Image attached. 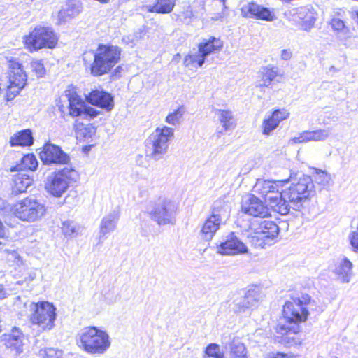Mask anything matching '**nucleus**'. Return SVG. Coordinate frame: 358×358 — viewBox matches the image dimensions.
Here are the masks:
<instances>
[{"label": "nucleus", "instance_id": "nucleus-46", "mask_svg": "<svg viewBox=\"0 0 358 358\" xmlns=\"http://www.w3.org/2000/svg\"><path fill=\"white\" fill-rule=\"evenodd\" d=\"M278 126L277 122L273 120L271 116L268 119H265L263 121L262 127H263V134L264 135H270L271 133Z\"/></svg>", "mask_w": 358, "mask_h": 358}, {"label": "nucleus", "instance_id": "nucleus-45", "mask_svg": "<svg viewBox=\"0 0 358 358\" xmlns=\"http://www.w3.org/2000/svg\"><path fill=\"white\" fill-rule=\"evenodd\" d=\"M39 355L43 358H62V351L52 348H43L39 351Z\"/></svg>", "mask_w": 358, "mask_h": 358}, {"label": "nucleus", "instance_id": "nucleus-34", "mask_svg": "<svg viewBox=\"0 0 358 358\" xmlns=\"http://www.w3.org/2000/svg\"><path fill=\"white\" fill-rule=\"evenodd\" d=\"M74 127L77 138H80L88 139L91 138L95 132L94 128L91 125H85L78 121H76Z\"/></svg>", "mask_w": 358, "mask_h": 358}, {"label": "nucleus", "instance_id": "nucleus-4", "mask_svg": "<svg viewBox=\"0 0 358 358\" xmlns=\"http://www.w3.org/2000/svg\"><path fill=\"white\" fill-rule=\"evenodd\" d=\"M24 306L31 312L30 320L32 324H37L43 331L53 328L56 319V308L52 303L48 301H27L24 303Z\"/></svg>", "mask_w": 358, "mask_h": 358}, {"label": "nucleus", "instance_id": "nucleus-59", "mask_svg": "<svg viewBox=\"0 0 358 358\" xmlns=\"http://www.w3.org/2000/svg\"><path fill=\"white\" fill-rule=\"evenodd\" d=\"M224 17V15L222 13L215 14L214 16L211 17V19L213 20H220Z\"/></svg>", "mask_w": 358, "mask_h": 358}, {"label": "nucleus", "instance_id": "nucleus-44", "mask_svg": "<svg viewBox=\"0 0 358 358\" xmlns=\"http://www.w3.org/2000/svg\"><path fill=\"white\" fill-rule=\"evenodd\" d=\"M39 355L43 358H62V351L52 348H43L39 351Z\"/></svg>", "mask_w": 358, "mask_h": 358}, {"label": "nucleus", "instance_id": "nucleus-19", "mask_svg": "<svg viewBox=\"0 0 358 358\" xmlns=\"http://www.w3.org/2000/svg\"><path fill=\"white\" fill-rule=\"evenodd\" d=\"M119 218L120 211L117 209L113 210L102 218L100 224L98 244L103 243V237L115 229Z\"/></svg>", "mask_w": 358, "mask_h": 358}, {"label": "nucleus", "instance_id": "nucleus-3", "mask_svg": "<svg viewBox=\"0 0 358 358\" xmlns=\"http://www.w3.org/2000/svg\"><path fill=\"white\" fill-rule=\"evenodd\" d=\"M80 347L90 354H103L110 347L108 334L96 327H87L79 334Z\"/></svg>", "mask_w": 358, "mask_h": 358}, {"label": "nucleus", "instance_id": "nucleus-37", "mask_svg": "<svg viewBox=\"0 0 358 358\" xmlns=\"http://www.w3.org/2000/svg\"><path fill=\"white\" fill-rule=\"evenodd\" d=\"M62 229L65 236H76L80 234V227L71 221H65L62 223Z\"/></svg>", "mask_w": 358, "mask_h": 358}, {"label": "nucleus", "instance_id": "nucleus-56", "mask_svg": "<svg viewBox=\"0 0 358 358\" xmlns=\"http://www.w3.org/2000/svg\"><path fill=\"white\" fill-rule=\"evenodd\" d=\"M272 80H267L264 76H262V83L259 84L260 86L268 87Z\"/></svg>", "mask_w": 358, "mask_h": 358}, {"label": "nucleus", "instance_id": "nucleus-58", "mask_svg": "<svg viewBox=\"0 0 358 358\" xmlns=\"http://www.w3.org/2000/svg\"><path fill=\"white\" fill-rule=\"evenodd\" d=\"M5 296H6V291L3 287V285L0 284V299H3L5 297Z\"/></svg>", "mask_w": 358, "mask_h": 358}, {"label": "nucleus", "instance_id": "nucleus-18", "mask_svg": "<svg viewBox=\"0 0 358 358\" xmlns=\"http://www.w3.org/2000/svg\"><path fill=\"white\" fill-rule=\"evenodd\" d=\"M259 299V294L255 289H249L243 296L234 301V309L236 312L243 313L247 309L257 306Z\"/></svg>", "mask_w": 358, "mask_h": 358}, {"label": "nucleus", "instance_id": "nucleus-12", "mask_svg": "<svg viewBox=\"0 0 358 358\" xmlns=\"http://www.w3.org/2000/svg\"><path fill=\"white\" fill-rule=\"evenodd\" d=\"M69 114L72 117L82 116L90 120L99 113L94 108L87 106L83 99L76 94L71 95L69 98Z\"/></svg>", "mask_w": 358, "mask_h": 358}, {"label": "nucleus", "instance_id": "nucleus-43", "mask_svg": "<svg viewBox=\"0 0 358 358\" xmlns=\"http://www.w3.org/2000/svg\"><path fill=\"white\" fill-rule=\"evenodd\" d=\"M22 166L29 170H35L38 166V161L34 154L24 155L22 159Z\"/></svg>", "mask_w": 358, "mask_h": 358}, {"label": "nucleus", "instance_id": "nucleus-31", "mask_svg": "<svg viewBox=\"0 0 358 358\" xmlns=\"http://www.w3.org/2000/svg\"><path fill=\"white\" fill-rule=\"evenodd\" d=\"M176 5V0H156L153 6H149L148 11L161 14L171 13Z\"/></svg>", "mask_w": 358, "mask_h": 358}, {"label": "nucleus", "instance_id": "nucleus-50", "mask_svg": "<svg viewBox=\"0 0 358 358\" xmlns=\"http://www.w3.org/2000/svg\"><path fill=\"white\" fill-rule=\"evenodd\" d=\"M331 129L329 128L324 129H317L315 131H313V139L315 141H324L327 139L330 135Z\"/></svg>", "mask_w": 358, "mask_h": 358}, {"label": "nucleus", "instance_id": "nucleus-40", "mask_svg": "<svg viewBox=\"0 0 358 358\" xmlns=\"http://www.w3.org/2000/svg\"><path fill=\"white\" fill-rule=\"evenodd\" d=\"M204 358H224V355L220 352V346L216 343L209 344L205 350Z\"/></svg>", "mask_w": 358, "mask_h": 358}, {"label": "nucleus", "instance_id": "nucleus-24", "mask_svg": "<svg viewBox=\"0 0 358 358\" xmlns=\"http://www.w3.org/2000/svg\"><path fill=\"white\" fill-rule=\"evenodd\" d=\"M11 146H29L34 143V138L30 129H24L14 134L10 140Z\"/></svg>", "mask_w": 358, "mask_h": 358}, {"label": "nucleus", "instance_id": "nucleus-41", "mask_svg": "<svg viewBox=\"0 0 358 358\" xmlns=\"http://www.w3.org/2000/svg\"><path fill=\"white\" fill-rule=\"evenodd\" d=\"M14 184L12 185V192L15 194L24 193L27 191L32 183L30 180H13Z\"/></svg>", "mask_w": 358, "mask_h": 358}, {"label": "nucleus", "instance_id": "nucleus-22", "mask_svg": "<svg viewBox=\"0 0 358 358\" xmlns=\"http://www.w3.org/2000/svg\"><path fill=\"white\" fill-rule=\"evenodd\" d=\"M222 223L212 216L206 219L201 230V236L206 241H210Z\"/></svg>", "mask_w": 358, "mask_h": 358}, {"label": "nucleus", "instance_id": "nucleus-27", "mask_svg": "<svg viewBox=\"0 0 358 358\" xmlns=\"http://www.w3.org/2000/svg\"><path fill=\"white\" fill-rule=\"evenodd\" d=\"M68 187L69 183L66 180H48L45 184L48 192L55 197H61Z\"/></svg>", "mask_w": 358, "mask_h": 358}, {"label": "nucleus", "instance_id": "nucleus-38", "mask_svg": "<svg viewBox=\"0 0 358 358\" xmlns=\"http://www.w3.org/2000/svg\"><path fill=\"white\" fill-rule=\"evenodd\" d=\"M78 177V172L75 169L66 166L59 170L53 179H76Z\"/></svg>", "mask_w": 358, "mask_h": 358}, {"label": "nucleus", "instance_id": "nucleus-16", "mask_svg": "<svg viewBox=\"0 0 358 358\" xmlns=\"http://www.w3.org/2000/svg\"><path fill=\"white\" fill-rule=\"evenodd\" d=\"M87 101L94 106L110 111L114 107L113 97L110 94L102 90H92L86 95Z\"/></svg>", "mask_w": 358, "mask_h": 358}, {"label": "nucleus", "instance_id": "nucleus-2", "mask_svg": "<svg viewBox=\"0 0 358 358\" xmlns=\"http://www.w3.org/2000/svg\"><path fill=\"white\" fill-rule=\"evenodd\" d=\"M310 297L306 294L301 299H292L283 306V315L286 324H278L276 331L282 335L296 334L300 331L299 323L305 322L308 315V309L306 305L310 304Z\"/></svg>", "mask_w": 358, "mask_h": 358}, {"label": "nucleus", "instance_id": "nucleus-13", "mask_svg": "<svg viewBox=\"0 0 358 358\" xmlns=\"http://www.w3.org/2000/svg\"><path fill=\"white\" fill-rule=\"evenodd\" d=\"M39 155L45 164H66L69 160V157L59 146L52 143L45 144Z\"/></svg>", "mask_w": 358, "mask_h": 358}, {"label": "nucleus", "instance_id": "nucleus-11", "mask_svg": "<svg viewBox=\"0 0 358 358\" xmlns=\"http://www.w3.org/2000/svg\"><path fill=\"white\" fill-rule=\"evenodd\" d=\"M217 252L222 255H238L247 254L248 247L234 234L231 233L226 240L217 245Z\"/></svg>", "mask_w": 358, "mask_h": 358}, {"label": "nucleus", "instance_id": "nucleus-21", "mask_svg": "<svg viewBox=\"0 0 358 358\" xmlns=\"http://www.w3.org/2000/svg\"><path fill=\"white\" fill-rule=\"evenodd\" d=\"M230 211L229 204L223 199H218L213 203L210 216L224 224L229 217Z\"/></svg>", "mask_w": 358, "mask_h": 358}, {"label": "nucleus", "instance_id": "nucleus-60", "mask_svg": "<svg viewBox=\"0 0 358 358\" xmlns=\"http://www.w3.org/2000/svg\"><path fill=\"white\" fill-rule=\"evenodd\" d=\"M122 41L124 43H128V44L130 43H133L132 40H131L129 36L123 37Z\"/></svg>", "mask_w": 358, "mask_h": 358}, {"label": "nucleus", "instance_id": "nucleus-55", "mask_svg": "<svg viewBox=\"0 0 358 358\" xmlns=\"http://www.w3.org/2000/svg\"><path fill=\"white\" fill-rule=\"evenodd\" d=\"M292 57V52L288 50H282L281 51V58L284 60H289Z\"/></svg>", "mask_w": 358, "mask_h": 358}, {"label": "nucleus", "instance_id": "nucleus-52", "mask_svg": "<svg viewBox=\"0 0 358 358\" xmlns=\"http://www.w3.org/2000/svg\"><path fill=\"white\" fill-rule=\"evenodd\" d=\"M310 175L308 177L310 178L312 177L319 178H331V175L325 170H322L319 169H316L314 167H310Z\"/></svg>", "mask_w": 358, "mask_h": 358}, {"label": "nucleus", "instance_id": "nucleus-42", "mask_svg": "<svg viewBox=\"0 0 358 358\" xmlns=\"http://www.w3.org/2000/svg\"><path fill=\"white\" fill-rule=\"evenodd\" d=\"M309 7L294 8L289 10L290 15L293 17V20L300 22L304 19L308 12Z\"/></svg>", "mask_w": 358, "mask_h": 358}, {"label": "nucleus", "instance_id": "nucleus-62", "mask_svg": "<svg viewBox=\"0 0 358 358\" xmlns=\"http://www.w3.org/2000/svg\"><path fill=\"white\" fill-rule=\"evenodd\" d=\"M17 179H22V180H24V179H29V178L27 176L26 178H24V176H22V177H18Z\"/></svg>", "mask_w": 358, "mask_h": 358}, {"label": "nucleus", "instance_id": "nucleus-54", "mask_svg": "<svg viewBox=\"0 0 358 358\" xmlns=\"http://www.w3.org/2000/svg\"><path fill=\"white\" fill-rule=\"evenodd\" d=\"M313 141V134H312V131H306L301 133L299 137H295L292 139V141H293L295 143L307 142V141Z\"/></svg>", "mask_w": 358, "mask_h": 358}, {"label": "nucleus", "instance_id": "nucleus-15", "mask_svg": "<svg viewBox=\"0 0 358 358\" xmlns=\"http://www.w3.org/2000/svg\"><path fill=\"white\" fill-rule=\"evenodd\" d=\"M241 208L244 213L253 217H265L270 215L268 208L254 195L242 204Z\"/></svg>", "mask_w": 358, "mask_h": 358}, {"label": "nucleus", "instance_id": "nucleus-23", "mask_svg": "<svg viewBox=\"0 0 358 358\" xmlns=\"http://www.w3.org/2000/svg\"><path fill=\"white\" fill-rule=\"evenodd\" d=\"M222 41L219 38L210 36L208 39H203L198 45L201 52L207 57L209 55L218 52L222 48Z\"/></svg>", "mask_w": 358, "mask_h": 358}, {"label": "nucleus", "instance_id": "nucleus-25", "mask_svg": "<svg viewBox=\"0 0 358 358\" xmlns=\"http://www.w3.org/2000/svg\"><path fill=\"white\" fill-rule=\"evenodd\" d=\"M283 180H257L253 186V190L255 193L259 194L263 198L272 190L277 189V182ZM288 182L289 180H285Z\"/></svg>", "mask_w": 358, "mask_h": 358}, {"label": "nucleus", "instance_id": "nucleus-10", "mask_svg": "<svg viewBox=\"0 0 358 358\" xmlns=\"http://www.w3.org/2000/svg\"><path fill=\"white\" fill-rule=\"evenodd\" d=\"M9 80L6 88V99L11 101L25 87L27 76L20 63L11 61L10 64Z\"/></svg>", "mask_w": 358, "mask_h": 358}, {"label": "nucleus", "instance_id": "nucleus-14", "mask_svg": "<svg viewBox=\"0 0 358 358\" xmlns=\"http://www.w3.org/2000/svg\"><path fill=\"white\" fill-rule=\"evenodd\" d=\"M255 234L258 239L262 240V243L271 245L279 234V227L277 224L271 220H262L254 229Z\"/></svg>", "mask_w": 358, "mask_h": 358}, {"label": "nucleus", "instance_id": "nucleus-35", "mask_svg": "<svg viewBox=\"0 0 358 358\" xmlns=\"http://www.w3.org/2000/svg\"><path fill=\"white\" fill-rule=\"evenodd\" d=\"M230 353L235 358H246V349L243 343L234 339L229 344Z\"/></svg>", "mask_w": 358, "mask_h": 358}, {"label": "nucleus", "instance_id": "nucleus-49", "mask_svg": "<svg viewBox=\"0 0 358 358\" xmlns=\"http://www.w3.org/2000/svg\"><path fill=\"white\" fill-rule=\"evenodd\" d=\"M289 113L285 108L282 109H276L272 113V118L279 124L280 122L284 120H286L289 117Z\"/></svg>", "mask_w": 358, "mask_h": 358}, {"label": "nucleus", "instance_id": "nucleus-1", "mask_svg": "<svg viewBox=\"0 0 358 358\" xmlns=\"http://www.w3.org/2000/svg\"><path fill=\"white\" fill-rule=\"evenodd\" d=\"M121 50L117 46L100 44L95 52L84 53V64L90 68L92 75L102 76L118 62Z\"/></svg>", "mask_w": 358, "mask_h": 358}, {"label": "nucleus", "instance_id": "nucleus-53", "mask_svg": "<svg viewBox=\"0 0 358 358\" xmlns=\"http://www.w3.org/2000/svg\"><path fill=\"white\" fill-rule=\"evenodd\" d=\"M283 194L279 191V185H277V189H272L266 196L264 197L266 202H267L268 206L272 205V202L274 200H278V197H280Z\"/></svg>", "mask_w": 358, "mask_h": 358}, {"label": "nucleus", "instance_id": "nucleus-5", "mask_svg": "<svg viewBox=\"0 0 358 358\" xmlns=\"http://www.w3.org/2000/svg\"><path fill=\"white\" fill-rule=\"evenodd\" d=\"M173 134V128H157L146 141L148 156L155 160L162 159L168 151Z\"/></svg>", "mask_w": 358, "mask_h": 358}, {"label": "nucleus", "instance_id": "nucleus-63", "mask_svg": "<svg viewBox=\"0 0 358 358\" xmlns=\"http://www.w3.org/2000/svg\"><path fill=\"white\" fill-rule=\"evenodd\" d=\"M292 174L290 175L289 178L288 179H292Z\"/></svg>", "mask_w": 358, "mask_h": 358}, {"label": "nucleus", "instance_id": "nucleus-48", "mask_svg": "<svg viewBox=\"0 0 358 358\" xmlns=\"http://www.w3.org/2000/svg\"><path fill=\"white\" fill-rule=\"evenodd\" d=\"M32 71L35 72L37 77H43L45 73V69L42 61L33 60L31 64Z\"/></svg>", "mask_w": 358, "mask_h": 358}, {"label": "nucleus", "instance_id": "nucleus-9", "mask_svg": "<svg viewBox=\"0 0 358 358\" xmlns=\"http://www.w3.org/2000/svg\"><path fill=\"white\" fill-rule=\"evenodd\" d=\"M178 208V203L167 198H159L155 202L150 215L159 225L173 224L175 216Z\"/></svg>", "mask_w": 358, "mask_h": 358}, {"label": "nucleus", "instance_id": "nucleus-26", "mask_svg": "<svg viewBox=\"0 0 358 358\" xmlns=\"http://www.w3.org/2000/svg\"><path fill=\"white\" fill-rule=\"evenodd\" d=\"M206 58L205 55L198 48L197 50H193L185 56L184 64L187 67H201L204 64Z\"/></svg>", "mask_w": 358, "mask_h": 358}, {"label": "nucleus", "instance_id": "nucleus-61", "mask_svg": "<svg viewBox=\"0 0 358 358\" xmlns=\"http://www.w3.org/2000/svg\"><path fill=\"white\" fill-rule=\"evenodd\" d=\"M6 202L5 201L0 198V209H3L5 207Z\"/></svg>", "mask_w": 358, "mask_h": 358}, {"label": "nucleus", "instance_id": "nucleus-51", "mask_svg": "<svg viewBox=\"0 0 358 358\" xmlns=\"http://www.w3.org/2000/svg\"><path fill=\"white\" fill-rule=\"evenodd\" d=\"M262 76L267 80H273L278 76V68L275 66H266L262 68Z\"/></svg>", "mask_w": 358, "mask_h": 358}, {"label": "nucleus", "instance_id": "nucleus-7", "mask_svg": "<svg viewBox=\"0 0 358 358\" xmlns=\"http://www.w3.org/2000/svg\"><path fill=\"white\" fill-rule=\"evenodd\" d=\"M24 43L31 51L42 48H53L57 38L52 29L48 27H36L24 37Z\"/></svg>", "mask_w": 358, "mask_h": 358}, {"label": "nucleus", "instance_id": "nucleus-29", "mask_svg": "<svg viewBox=\"0 0 358 358\" xmlns=\"http://www.w3.org/2000/svg\"><path fill=\"white\" fill-rule=\"evenodd\" d=\"M352 262L346 257L343 258L338 267L335 269V273L338 278L343 282H349L352 275Z\"/></svg>", "mask_w": 358, "mask_h": 358}, {"label": "nucleus", "instance_id": "nucleus-20", "mask_svg": "<svg viewBox=\"0 0 358 358\" xmlns=\"http://www.w3.org/2000/svg\"><path fill=\"white\" fill-rule=\"evenodd\" d=\"M241 13L246 17H255L265 20H272L271 12L266 8H263L255 3H248L241 8Z\"/></svg>", "mask_w": 358, "mask_h": 358}, {"label": "nucleus", "instance_id": "nucleus-30", "mask_svg": "<svg viewBox=\"0 0 358 358\" xmlns=\"http://www.w3.org/2000/svg\"><path fill=\"white\" fill-rule=\"evenodd\" d=\"M4 252L7 264L10 267H13L19 272H22L24 270L23 260L17 251L6 250Z\"/></svg>", "mask_w": 358, "mask_h": 358}, {"label": "nucleus", "instance_id": "nucleus-39", "mask_svg": "<svg viewBox=\"0 0 358 358\" xmlns=\"http://www.w3.org/2000/svg\"><path fill=\"white\" fill-rule=\"evenodd\" d=\"M184 113L183 107H179L166 116V122L169 124L176 125L180 122Z\"/></svg>", "mask_w": 358, "mask_h": 358}, {"label": "nucleus", "instance_id": "nucleus-33", "mask_svg": "<svg viewBox=\"0 0 358 358\" xmlns=\"http://www.w3.org/2000/svg\"><path fill=\"white\" fill-rule=\"evenodd\" d=\"M286 196L285 195H282L280 197H278V200H274L272 202V205L269 207L274 211L276 212L281 215H287L289 212L290 208H292V205L290 206L288 202L285 200Z\"/></svg>", "mask_w": 358, "mask_h": 358}, {"label": "nucleus", "instance_id": "nucleus-28", "mask_svg": "<svg viewBox=\"0 0 358 358\" xmlns=\"http://www.w3.org/2000/svg\"><path fill=\"white\" fill-rule=\"evenodd\" d=\"M23 334L15 328L6 339V345L14 349L17 353H21L23 351Z\"/></svg>", "mask_w": 358, "mask_h": 358}, {"label": "nucleus", "instance_id": "nucleus-17", "mask_svg": "<svg viewBox=\"0 0 358 358\" xmlns=\"http://www.w3.org/2000/svg\"><path fill=\"white\" fill-rule=\"evenodd\" d=\"M82 3L80 1H67L64 7L62 8L58 13L57 23L59 24H61L70 21L76 16H77L82 11Z\"/></svg>", "mask_w": 358, "mask_h": 358}, {"label": "nucleus", "instance_id": "nucleus-32", "mask_svg": "<svg viewBox=\"0 0 358 358\" xmlns=\"http://www.w3.org/2000/svg\"><path fill=\"white\" fill-rule=\"evenodd\" d=\"M217 113L219 115V120L222 124V129L217 131V136L223 134L228 131L232 125L233 115L231 111L225 110H217Z\"/></svg>", "mask_w": 358, "mask_h": 358}, {"label": "nucleus", "instance_id": "nucleus-64", "mask_svg": "<svg viewBox=\"0 0 358 358\" xmlns=\"http://www.w3.org/2000/svg\"><path fill=\"white\" fill-rule=\"evenodd\" d=\"M1 331V325L0 324V332Z\"/></svg>", "mask_w": 358, "mask_h": 358}, {"label": "nucleus", "instance_id": "nucleus-36", "mask_svg": "<svg viewBox=\"0 0 358 358\" xmlns=\"http://www.w3.org/2000/svg\"><path fill=\"white\" fill-rule=\"evenodd\" d=\"M316 13L314 11V10L309 7L307 15L301 22V29L306 31H310L314 26L315 22L316 20Z\"/></svg>", "mask_w": 358, "mask_h": 358}, {"label": "nucleus", "instance_id": "nucleus-47", "mask_svg": "<svg viewBox=\"0 0 358 358\" xmlns=\"http://www.w3.org/2000/svg\"><path fill=\"white\" fill-rule=\"evenodd\" d=\"M331 26L333 29L343 35H346L348 33V29L345 27L344 22L339 18H333L331 22Z\"/></svg>", "mask_w": 358, "mask_h": 358}, {"label": "nucleus", "instance_id": "nucleus-8", "mask_svg": "<svg viewBox=\"0 0 358 358\" xmlns=\"http://www.w3.org/2000/svg\"><path fill=\"white\" fill-rule=\"evenodd\" d=\"M313 180H299L284 191L285 196L287 197L292 208L300 210L304 201L314 194Z\"/></svg>", "mask_w": 358, "mask_h": 358}, {"label": "nucleus", "instance_id": "nucleus-57", "mask_svg": "<svg viewBox=\"0 0 358 358\" xmlns=\"http://www.w3.org/2000/svg\"><path fill=\"white\" fill-rule=\"evenodd\" d=\"M271 358H288V356L287 354L278 352L273 353Z\"/></svg>", "mask_w": 358, "mask_h": 358}, {"label": "nucleus", "instance_id": "nucleus-6", "mask_svg": "<svg viewBox=\"0 0 358 358\" xmlns=\"http://www.w3.org/2000/svg\"><path fill=\"white\" fill-rule=\"evenodd\" d=\"M14 215L23 222H34L41 220L47 213L43 203L31 198H25L17 202L13 208Z\"/></svg>", "mask_w": 358, "mask_h": 358}]
</instances>
